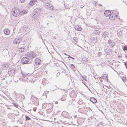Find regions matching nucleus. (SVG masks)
Here are the masks:
<instances>
[{
	"mask_svg": "<svg viewBox=\"0 0 127 127\" xmlns=\"http://www.w3.org/2000/svg\"><path fill=\"white\" fill-rule=\"evenodd\" d=\"M90 101L93 103H95L96 102L97 100L95 98L93 97H91L90 99Z\"/></svg>",
	"mask_w": 127,
	"mask_h": 127,
	"instance_id": "13",
	"label": "nucleus"
},
{
	"mask_svg": "<svg viewBox=\"0 0 127 127\" xmlns=\"http://www.w3.org/2000/svg\"><path fill=\"white\" fill-rule=\"evenodd\" d=\"M29 61V59L27 57L23 58L21 60L22 63L23 64H28Z\"/></svg>",
	"mask_w": 127,
	"mask_h": 127,
	"instance_id": "6",
	"label": "nucleus"
},
{
	"mask_svg": "<svg viewBox=\"0 0 127 127\" xmlns=\"http://www.w3.org/2000/svg\"><path fill=\"white\" fill-rule=\"evenodd\" d=\"M92 41L93 43H95L97 42V37H93L92 38Z\"/></svg>",
	"mask_w": 127,
	"mask_h": 127,
	"instance_id": "16",
	"label": "nucleus"
},
{
	"mask_svg": "<svg viewBox=\"0 0 127 127\" xmlns=\"http://www.w3.org/2000/svg\"><path fill=\"white\" fill-rule=\"evenodd\" d=\"M66 98L65 97H64V98L63 97L61 98V100L62 101L66 99Z\"/></svg>",
	"mask_w": 127,
	"mask_h": 127,
	"instance_id": "34",
	"label": "nucleus"
},
{
	"mask_svg": "<svg viewBox=\"0 0 127 127\" xmlns=\"http://www.w3.org/2000/svg\"><path fill=\"white\" fill-rule=\"evenodd\" d=\"M25 0H20V1L21 3L23 2Z\"/></svg>",
	"mask_w": 127,
	"mask_h": 127,
	"instance_id": "39",
	"label": "nucleus"
},
{
	"mask_svg": "<svg viewBox=\"0 0 127 127\" xmlns=\"http://www.w3.org/2000/svg\"><path fill=\"white\" fill-rule=\"evenodd\" d=\"M102 36L105 38L106 37H107L108 36V33L106 31H105L103 32Z\"/></svg>",
	"mask_w": 127,
	"mask_h": 127,
	"instance_id": "15",
	"label": "nucleus"
},
{
	"mask_svg": "<svg viewBox=\"0 0 127 127\" xmlns=\"http://www.w3.org/2000/svg\"><path fill=\"white\" fill-rule=\"evenodd\" d=\"M30 64H31V66H32V67H34V69H35V68H36V66L34 65V64L31 63H30Z\"/></svg>",
	"mask_w": 127,
	"mask_h": 127,
	"instance_id": "31",
	"label": "nucleus"
},
{
	"mask_svg": "<svg viewBox=\"0 0 127 127\" xmlns=\"http://www.w3.org/2000/svg\"><path fill=\"white\" fill-rule=\"evenodd\" d=\"M12 104H13V105L15 107L18 108V104L17 103H15V102H13L12 103Z\"/></svg>",
	"mask_w": 127,
	"mask_h": 127,
	"instance_id": "25",
	"label": "nucleus"
},
{
	"mask_svg": "<svg viewBox=\"0 0 127 127\" xmlns=\"http://www.w3.org/2000/svg\"><path fill=\"white\" fill-rule=\"evenodd\" d=\"M22 48H24L23 47H21L20 48H19H19H18V50L19 51V50H21V49H22Z\"/></svg>",
	"mask_w": 127,
	"mask_h": 127,
	"instance_id": "37",
	"label": "nucleus"
},
{
	"mask_svg": "<svg viewBox=\"0 0 127 127\" xmlns=\"http://www.w3.org/2000/svg\"><path fill=\"white\" fill-rule=\"evenodd\" d=\"M11 12L14 16L17 17L20 15L21 12L19 8L15 7L12 9Z\"/></svg>",
	"mask_w": 127,
	"mask_h": 127,
	"instance_id": "1",
	"label": "nucleus"
},
{
	"mask_svg": "<svg viewBox=\"0 0 127 127\" xmlns=\"http://www.w3.org/2000/svg\"><path fill=\"white\" fill-rule=\"evenodd\" d=\"M25 31V32H27L29 31V29L26 26H24L22 28Z\"/></svg>",
	"mask_w": 127,
	"mask_h": 127,
	"instance_id": "18",
	"label": "nucleus"
},
{
	"mask_svg": "<svg viewBox=\"0 0 127 127\" xmlns=\"http://www.w3.org/2000/svg\"><path fill=\"white\" fill-rule=\"evenodd\" d=\"M75 29L76 30L80 31L82 30V29L80 26L76 25L75 26Z\"/></svg>",
	"mask_w": 127,
	"mask_h": 127,
	"instance_id": "12",
	"label": "nucleus"
},
{
	"mask_svg": "<svg viewBox=\"0 0 127 127\" xmlns=\"http://www.w3.org/2000/svg\"><path fill=\"white\" fill-rule=\"evenodd\" d=\"M94 33L96 35H99L100 34V31L98 30H95L94 32Z\"/></svg>",
	"mask_w": 127,
	"mask_h": 127,
	"instance_id": "21",
	"label": "nucleus"
},
{
	"mask_svg": "<svg viewBox=\"0 0 127 127\" xmlns=\"http://www.w3.org/2000/svg\"><path fill=\"white\" fill-rule=\"evenodd\" d=\"M124 64L125 65L126 68L127 69V62H126L124 63Z\"/></svg>",
	"mask_w": 127,
	"mask_h": 127,
	"instance_id": "33",
	"label": "nucleus"
},
{
	"mask_svg": "<svg viewBox=\"0 0 127 127\" xmlns=\"http://www.w3.org/2000/svg\"><path fill=\"white\" fill-rule=\"evenodd\" d=\"M73 39L76 43L78 42V38L76 37H74L73 38Z\"/></svg>",
	"mask_w": 127,
	"mask_h": 127,
	"instance_id": "26",
	"label": "nucleus"
},
{
	"mask_svg": "<svg viewBox=\"0 0 127 127\" xmlns=\"http://www.w3.org/2000/svg\"><path fill=\"white\" fill-rule=\"evenodd\" d=\"M123 49L124 51H125L126 50H127V46L126 45L124 46Z\"/></svg>",
	"mask_w": 127,
	"mask_h": 127,
	"instance_id": "30",
	"label": "nucleus"
},
{
	"mask_svg": "<svg viewBox=\"0 0 127 127\" xmlns=\"http://www.w3.org/2000/svg\"><path fill=\"white\" fill-rule=\"evenodd\" d=\"M38 11L37 10L35 9L34 10L33 13H32L34 15H35L36 16H37L38 15Z\"/></svg>",
	"mask_w": 127,
	"mask_h": 127,
	"instance_id": "19",
	"label": "nucleus"
},
{
	"mask_svg": "<svg viewBox=\"0 0 127 127\" xmlns=\"http://www.w3.org/2000/svg\"><path fill=\"white\" fill-rule=\"evenodd\" d=\"M60 72H58L56 74V76L57 77H58L60 75Z\"/></svg>",
	"mask_w": 127,
	"mask_h": 127,
	"instance_id": "36",
	"label": "nucleus"
},
{
	"mask_svg": "<svg viewBox=\"0 0 127 127\" xmlns=\"http://www.w3.org/2000/svg\"><path fill=\"white\" fill-rule=\"evenodd\" d=\"M122 79L124 82H125L126 80V76L122 77Z\"/></svg>",
	"mask_w": 127,
	"mask_h": 127,
	"instance_id": "24",
	"label": "nucleus"
},
{
	"mask_svg": "<svg viewBox=\"0 0 127 127\" xmlns=\"http://www.w3.org/2000/svg\"><path fill=\"white\" fill-rule=\"evenodd\" d=\"M22 48H24L23 47H21L20 48H19H19H18V50L19 51V50H21V49H22Z\"/></svg>",
	"mask_w": 127,
	"mask_h": 127,
	"instance_id": "38",
	"label": "nucleus"
},
{
	"mask_svg": "<svg viewBox=\"0 0 127 127\" xmlns=\"http://www.w3.org/2000/svg\"><path fill=\"white\" fill-rule=\"evenodd\" d=\"M67 56H68V58H70V57H71V56L69 55H67Z\"/></svg>",
	"mask_w": 127,
	"mask_h": 127,
	"instance_id": "42",
	"label": "nucleus"
},
{
	"mask_svg": "<svg viewBox=\"0 0 127 127\" xmlns=\"http://www.w3.org/2000/svg\"><path fill=\"white\" fill-rule=\"evenodd\" d=\"M55 90H52V89H51V91H55Z\"/></svg>",
	"mask_w": 127,
	"mask_h": 127,
	"instance_id": "46",
	"label": "nucleus"
},
{
	"mask_svg": "<svg viewBox=\"0 0 127 127\" xmlns=\"http://www.w3.org/2000/svg\"><path fill=\"white\" fill-rule=\"evenodd\" d=\"M58 101H56L55 102V104H58Z\"/></svg>",
	"mask_w": 127,
	"mask_h": 127,
	"instance_id": "41",
	"label": "nucleus"
},
{
	"mask_svg": "<svg viewBox=\"0 0 127 127\" xmlns=\"http://www.w3.org/2000/svg\"><path fill=\"white\" fill-rule=\"evenodd\" d=\"M21 40V39L18 38V39H15L14 40V42L15 44H19L20 43Z\"/></svg>",
	"mask_w": 127,
	"mask_h": 127,
	"instance_id": "17",
	"label": "nucleus"
},
{
	"mask_svg": "<svg viewBox=\"0 0 127 127\" xmlns=\"http://www.w3.org/2000/svg\"><path fill=\"white\" fill-rule=\"evenodd\" d=\"M36 2L37 0H31L29 3V5L30 6H32L36 4Z\"/></svg>",
	"mask_w": 127,
	"mask_h": 127,
	"instance_id": "9",
	"label": "nucleus"
},
{
	"mask_svg": "<svg viewBox=\"0 0 127 127\" xmlns=\"http://www.w3.org/2000/svg\"><path fill=\"white\" fill-rule=\"evenodd\" d=\"M108 42L111 48L113 47L115 45L114 42L111 40H108Z\"/></svg>",
	"mask_w": 127,
	"mask_h": 127,
	"instance_id": "8",
	"label": "nucleus"
},
{
	"mask_svg": "<svg viewBox=\"0 0 127 127\" xmlns=\"http://www.w3.org/2000/svg\"><path fill=\"white\" fill-rule=\"evenodd\" d=\"M115 12H112L110 14L109 16V19L110 20H114L117 18V15H115Z\"/></svg>",
	"mask_w": 127,
	"mask_h": 127,
	"instance_id": "3",
	"label": "nucleus"
},
{
	"mask_svg": "<svg viewBox=\"0 0 127 127\" xmlns=\"http://www.w3.org/2000/svg\"><path fill=\"white\" fill-rule=\"evenodd\" d=\"M111 52V49L107 50L106 52V54L108 55H110L111 54V53L109 52Z\"/></svg>",
	"mask_w": 127,
	"mask_h": 127,
	"instance_id": "22",
	"label": "nucleus"
},
{
	"mask_svg": "<svg viewBox=\"0 0 127 127\" xmlns=\"http://www.w3.org/2000/svg\"><path fill=\"white\" fill-rule=\"evenodd\" d=\"M25 118L26 119V120L27 121L31 120V118L27 115H26L25 116Z\"/></svg>",
	"mask_w": 127,
	"mask_h": 127,
	"instance_id": "27",
	"label": "nucleus"
},
{
	"mask_svg": "<svg viewBox=\"0 0 127 127\" xmlns=\"http://www.w3.org/2000/svg\"><path fill=\"white\" fill-rule=\"evenodd\" d=\"M3 32L6 35H8L10 33V31L8 29H5L3 30Z\"/></svg>",
	"mask_w": 127,
	"mask_h": 127,
	"instance_id": "14",
	"label": "nucleus"
},
{
	"mask_svg": "<svg viewBox=\"0 0 127 127\" xmlns=\"http://www.w3.org/2000/svg\"><path fill=\"white\" fill-rule=\"evenodd\" d=\"M31 18L33 20L35 19L36 16L35 15H34L32 13L31 15Z\"/></svg>",
	"mask_w": 127,
	"mask_h": 127,
	"instance_id": "23",
	"label": "nucleus"
},
{
	"mask_svg": "<svg viewBox=\"0 0 127 127\" xmlns=\"http://www.w3.org/2000/svg\"><path fill=\"white\" fill-rule=\"evenodd\" d=\"M17 71L14 68H12L9 69L8 71V75L10 77H12L14 75Z\"/></svg>",
	"mask_w": 127,
	"mask_h": 127,
	"instance_id": "2",
	"label": "nucleus"
},
{
	"mask_svg": "<svg viewBox=\"0 0 127 127\" xmlns=\"http://www.w3.org/2000/svg\"><path fill=\"white\" fill-rule=\"evenodd\" d=\"M82 78L83 79V80H84L86 81H87V79L85 77H84V76H82Z\"/></svg>",
	"mask_w": 127,
	"mask_h": 127,
	"instance_id": "35",
	"label": "nucleus"
},
{
	"mask_svg": "<svg viewBox=\"0 0 127 127\" xmlns=\"http://www.w3.org/2000/svg\"><path fill=\"white\" fill-rule=\"evenodd\" d=\"M63 126H58V127H63Z\"/></svg>",
	"mask_w": 127,
	"mask_h": 127,
	"instance_id": "45",
	"label": "nucleus"
},
{
	"mask_svg": "<svg viewBox=\"0 0 127 127\" xmlns=\"http://www.w3.org/2000/svg\"><path fill=\"white\" fill-rule=\"evenodd\" d=\"M27 11L25 10H21V12L20 14H21V15H23L24 14H25L26 13H27Z\"/></svg>",
	"mask_w": 127,
	"mask_h": 127,
	"instance_id": "20",
	"label": "nucleus"
},
{
	"mask_svg": "<svg viewBox=\"0 0 127 127\" xmlns=\"http://www.w3.org/2000/svg\"><path fill=\"white\" fill-rule=\"evenodd\" d=\"M99 5V6H102V5H101V4H99V5Z\"/></svg>",
	"mask_w": 127,
	"mask_h": 127,
	"instance_id": "44",
	"label": "nucleus"
},
{
	"mask_svg": "<svg viewBox=\"0 0 127 127\" xmlns=\"http://www.w3.org/2000/svg\"><path fill=\"white\" fill-rule=\"evenodd\" d=\"M48 23H47V25H48Z\"/></svg>",
	"mask_w": 127,
	"mask_h": 127,
	"instance_id": "53",
	"label": "nucleus"
},
{
	"mask_svg": "<svg viewBox=\"0 0 127 127\" xmlns=\"http://www.w3.org/2000/svg\"><path fill=\"white\" fill-rule=\"evenodd\" d=\"M0 75H1V72H0Z\"/></svg>",
	"mask_w": 127,
	"mask_h": 127,
	"instance_id": "51",
	"label": "nucleus"
},
{
	"mask_svg": "<svg viewBox=\"0 0 127 127\" xmlns=\"http://www.w3.org/2000/svg\"><path fill=\"white\" fill-rule=\"evenodd\" d=\"M27 55L28 57L31 58H34L36 55L35 53L32 51L28 52Z\"/></svg>",
	"mask_w": 127,
	"mask_h": 127,
	"instance_id": "4",
	"label": "nucleus"
},
{
	"mask_svg": "<svg viewBox=\"0 0 127 127\" xmlns=\"http://www.w3.org/2000/svg\"><path fill=\"white\" fill-rule=\"evenodd\" d=\"M110 11L109 10H107L105 11L104 13V15L106 17H108L111 13Z\"/></svg>",
	"mask_w": 127,
	"mask_h": 127,
	"instance_id": "11",
	"label": "nucleus"
},
{
	"mask_svg": "<svg viewBox=\"0 0 127 127\" xmlns=\"http://www.w3.org/2000/svg\"><path fill=\"white\" fill-rule=\"evenodd\" d=\"M64 54L66 55H67L65 53H64Z\"/></svg>",
	"mask_w": 127,
	"mask_h": 127,
	"instance_id": "47",
	"label": "nucleus"
},
{
	"mask_svg": "<svg viewBox=\"0 0 127 127\" xmlns=\"http://www.w3.org/2000/svg\"><path fill=\"white\" fill-rule=\"evenodd\" d=\"M102 55V53L100 52H99L97 54V56L98 57Z\"/></svg>",
	"mask_w": 127,
	"mask_h": 127,
	"instance_id": "32",
	"label": "nucleus"
},
{
	"mask_svg": "<svg viewBox=\"0 0 127 127\" xmlns=\"http://www.w3.org/2000/svg\"><path fill=\"white\" fill-rule=\"evenodd\" d=\"M70 66L72 69H74L75 68L73 64H71Z\"/></svg>",
	"mask_w": 127,
	"mask_h": 127,
	"instance_id": "29",
	"label": "nucleus"
},
{
	"mask_svg": "<svg viewBox=\"0 0 127 127\" xmlns=\"http://www.w3.org/2000/svg\"><path fill=\"white\" fill-rule=\"evenodd\" d=\"M45 7L48 9L50 10H53L54 9V7L52 5L49 3H47L45 4Z\"/></svg>",
	"mask_w": 127,
	"mask_h": 127,
	"instance_id": "5",
	"label": "nucleus"
},
{
	"mask_svg": "<svg viewBox=\"0 0 127 127\" xmlns=\"http://www.w3.org/2000/svg\"><path fill=\"white\" fill-rule=\"evenodd\" d=\"M70 58L73 59V60H74V58L72 57H70Z\"/></svg>",
	"mask_w": 127,
	"mask_h": 127,
	"instance_id": "43",
	"label": "nucleus"
},
{
	"mask_svg": "<svg viewBox=\"0 0 127 127\" xmlns=\"http://www.w3.org/2000/svg\"><path fill=\"white\" fill-rule=\"evenodd\" d=\"M23 97H24V98H25L24 95H23Z\"/></svg>",
	"mask_w": 127,
	"mask_h": 127,
	"instance_id": "49",
	"label": "nucleus"
},
{
	"mask_svg": "<svg viewBox=\"0 0 127 127\" xmlns=\"http://www.w3.org/2000/svg\"><path fill=\"white\" fill-rule=\"evenodd\" d=\"M118 20H119L120 19V18H118Z\"/></svg>",
	"mask_w": 127,
	"mask_h": 127,
	"instance_id": "50",
	"label": "nucleus"
},
{
	"mask_svg": "<svg viewBox=\"0 0 127 127\" xmlns=\"http://www.w3.org/2000/svg\"><path fill=\"white\" fill-rule=\"evenodd\" d=\"M95 2V5L96 6L97 5L96 4V3L97 2V1H95L94 2Z\"/></svg>",
	"mask_w": 127,
	"mask_h": 127,
	"instance_id": "40",
	"label": "nucleus"
},
{
	"mask_svg": "<svg viewBox=\"0 0 127 127\" xmlns=\"http://www.w3.org/2000/svg\"><path fill=\"white\" fill-rule=\"evenodd\" d=\"M34 62L36 64L38 65H40L41 63V60L38 58L34 60Z\"/></svg>",
	"mask_w": 127,
	"mask_h": 127,
	"instance_id": "7",
	"label": "nucleus"
},
{
	"mask_svg": "<svg viewBox=\"0 0 127 127\" xmlns=\"http://www.w3.org/2000/svg\"><path fill=\"white\" fill-rule=\"evenodd\" d=\"M22 79L23 80V81H25L26 80L27 77V76L28 75L26 73H24L23 74L22 73Z\"/></svg>",
	"mask_w": 127,
	"mask_h": 127,
	"instance_id": "10",
	"label": "nucleus"
},
{
	"mask_svg": "<svg viewBox=\"0 0 127 127\" xmlns=\"http://www.w3.org/2000/svg\"><path fill=\"white\" fill-rule=\"evenodd\" d=\"M67 113V115H68V113Z\"/></svg>",
	"mask_w": 127,
	"mask_h": 127,
	"instance_id": "52",
	"label": "nucleus"
},
{
	"mask_svg": "<svg viewBox=\"0 0 127 127\" xmlns=\"http://www.w3.org/2000/svg\"><path fill=\"white\" fill-rule=\"evenodd\" d=\"M25 49L24 48H22V49L19 50V52L22 53L25 51Z\"/></svg>",
	"mask_w": 127,
	"mask_h": 127,
	"instance_id": "28",
	"label": "nucleus"
},
{
	"mask_svg": "<svg viewBox=\"0 0 127 127\" xmlns=\"http://www.w3.org/2000/svg\"><path fill=\"white\" fill-rule=\"evenodd\" d=\"M7 109H10V108H7Z\"/></svg>",
	"mask_w": 127,
	"mask_h": 127,
	"instance_id": "48",
	"label": "nucleus"
}]
</instances>
